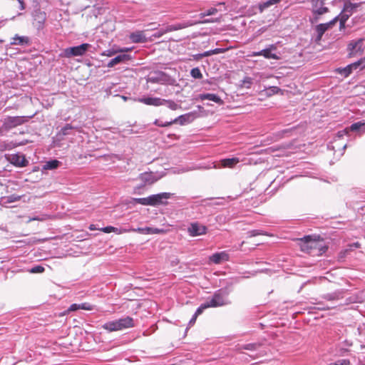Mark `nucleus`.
<instances>
[{"instance_id": "nucleus-20", "label": "nucleus", "mask_w": 365, "mask_h": 365, "mask_svg": "<svg viewBox=\"0 0 365 365\" xmlns=\"http://www.w3.org/2000/svg\"><path fill=\"white\" fill-rule=\"evenodd\" d=\"M344 290L339 289L331 293L324 294L322 298L327 301H336L344 297Z\"/></svg>"}, {"instance_id": "nucleus-56", "label": "nucleus", "mask_w": 365, "mask_h": 365, "mask_svg": "<svg viewBox=\"0 0 365 365\" xmlns=\"http://www.w3.org/2000/svg\"><path fill=\"white\" fill-rule=\"evenodd\" d=\"M45 217H30L29 220V222H31V221H34V220H44Z\"/></svg>"}, {"instance_id": "nucleus-12", "label": "nucleus", "mask_w": 365, "mask_h": 365, "mask_svg": "<svg viewBox=\"0 0 365 365\" xmlns=\"http://www.w3.org/2000/svg\"><path fill=\"white\" fill-rule=\"evenodd\" d=\"M173 194L170 192H161L150 195L151 206L165 205L167 200L170 199Z\"/></svg>"}, {"instance_id": "nucleus-54", "label": "nucleus", "mask_w": 365, "mask_h": 365, "mask_svg": "<svg viewBox=\"0 0 365 365\" xmlns=\"http://www.w3.org/2000/svg\"><path fill=\"white\" fill-rule=\"evenodd\" d=\"M212 52H213L212 50L207 51L204 52L202 54H201V56H204V57L210 56L214 55Z\"/></svg>"}, {"instance_id": "nucleus-4", "label": "nucleus", "mask_w": 365, "mask_h": 365, "mask_svg": "<svg viewBox=\"0 0 365 365\" xmlns=\"http://www.w3.org/2000/svg\"><path fill=\"white\" fill-rule=\"evenodd\" d=\"M326 0H311L312 4V14L309 21L312 24H315L319 21L320 16L329 11L328 7L324 6Z\"/></svg>"}, {"instance_id": "nucleus-35", "label": "nucleus", "mask_w": 365, "mask_h": 365, "mask_svg": "<svg viewBox=\"0 0 365 365\" xmlns=\"http://www.w3.org/2000/svg\"><path fill=\"white\" fill-rule=\"evenodd\" d=\"M218 10L216 8H210L205 12H202L199 14L200 19H203L205 16L215 15L217 13Z\"/></svg>"}, {"instance_id": "nucleus-33", "label": "nucleus", "mask_w": 365, "mask_h": 365, "mask_svg": "<svg viewBox=\"0 0 365 365\" xmlns=\"http://www.w3.org/2000/svg\"><path fill=\"white\" fill-rule=\"evenodd\" d=\"M73 129V127L71 124H66L63 127L58 133L59 135H68L71 134V131Z\"/></svg>"}, {"instance_id": "nucleus-5", "label": "nucleus", "mask_w": 365, "mask_h": 365, "mask_svg": "<svg viewBox=\"0 0 365 365\" xmlns=\"http://www.w3.org/2000/svg\"><path fill=\"white\" fill-rule=\"evenodd\" d=\"M218 20L216 19H205L202 21H193V20H188V21H184L180 23H177L172 25H168L165 26V31L168 32H172L175 31H178L180 29H185L189 26H192L198 24H207V23H214L217 22Z\"/></svg>"}, {"instance_id": "nucleus-43", "label": "nucleus", "mask_w": 365, "mask_h": 365, "mask_svg": "<svg viewBox=\"0 0 365 365\" xmlns=\"http://www.w3.org/2000/svg\"><path fill=\"white\" fill-rule=\"evenodd\" d=\"M168 32L165 31V27L161 28L153 34V37L157 38H160Z\"/></svg>"}, {"instance_id": "nucleus-50", "label": "nucleus", "mask_w": 365, "mask_h": 365, "mask_svg": "<svg viewBox=\"0 0 365 365\" xmlns=\"http://www.w3.org/2000/svg\"><path fill=\"white\" fill-rule=\"evenodd\" d=\"M149 233L148 235H152V234H160V233H162L163 231V230H160V229H158V228H153V227H149Z\"/></svg>"}, {"instance_id": "nucleus-64", "label": "nucleus", "mask_w": 365, "mask_h": 365, "mask_svg": "<svg viewBox=\"0 0 365 365\" xmlns=\"http://www.w3.org/2000/svg\"><path fill=\"white\" fill-rule=\"evenodd\" d=\"M346 345H347V346H351V345H352V344H351V343H350V342H349V341H346Z\"/></svg>"}, {"instance_id": "nucleus-38", "label": "nucleus", "mask_w": 365, "mask_h": 365, "mask_svg": "<svg viewBox=\"0 0 365 365\" xmlns=\"http://www.w3.org/2000/svg\"><path fill=\"white\" fill-rule=\"evenodd\" d=\"M241 82V86L242 88H250L253 83V79L250 77L247 76L244 78V79Z\"/></svg>"}, {"instance_id": "nucleus-30", "label": "nucleus", "mask_w": 365, "mask_h": 365, "mask_svg": "<svg viewBox=\"0 0 365 365\" xmlns=\"http://www.w3.org/2000/svg\"><path fill=\"white\" fill-rule=\"evenodd\" d=\"M21 199V196L16 195V194H12L8 196H5L3 197V202L4 204H9L11 202H14L16 201H19Z\"/></svg>"}, {"instance_id": "nucleus-27", "label": "nucleus", "mask_w": 365, "mask_h": 365, "mask_svg": "<svg viewBox=\"0 0 365 365\" xmlns=\"http://www.w3.org/2000/svg\"><path fill=\"white\" fill-rule=\"evenodd\" d=\"M282 0H267V1L260 3L258 6L259 11L260 13H262L266 9L279 3Z\"/></svg>"}, {"instance_id": "nucleus-3", "label": "nucleus", "mask_w": 365, "mask_h": 365, "mask_svg": "<svg viewBox=\"0 0 365 365\" xmlns=\"http://www.w3.org/2000/svg\"><path fill=\"white\" fill-rule=\"evenodd\" d=\"M231 290L228 288H222L213 294L212 297L209 298L206 302L210 307H218L230 304L228 296Z\"/></svg>"}, {"instance_id": "nucleus-49", "label": "nucleus", "mask_w": 365, "mask_h": 365, "mask_svg": "<svg viewBox=\"0 0 365 365\" xmlns=\"http://www.w3.org/2000/svg\"><path fill=\"white\" fill-rule=\"evenodd\" d=\"M338 19H339V15L337 16H336L335 18H334L329 22L326 23L324 24L327 25V29H329L338 21Z\"/></svg>"}, {"instance_id": "nucleus-51", "label": "nucleus", "mask_w": 365, "mask_h": 365, "mask_svg": "<svg viewBox=\"0 0 365 365\" xmlns=\"http://www.w3.org/2000/svg\"><path fill=\"white\" fill-rule=\"evenodd\" d=\"M212 51H213L212 52L213 54H219V53H224L225 51V49L217 48L212 49Z\"/></svg>"}, {"instance_id": "nucleus-7", "label": "nucleus", "mask_w": 365, "mask_h": 365, "mask_svg": "<svg viewBox=\"0 0 365 365\" xmlns=\"http://www.w3.org/2000/svg\"><path fill=\"white\" fill-rule=\"evenodd\" d=\"M27 120L24 116H9L4 119L1 130L2 131H9L18 125H22Z\"/></svg>"}, {"instance_id": "nucleus-57", "label": "nucleus", "mask_w": 365, "mask_h": 365, "mask_svg": "<svg viewBox=\"0 0 365 365\" xmlns=\"http://www.w3.org/2000/svg\"><path fill=\"white\" fill-rule=\"evenodd\" d=\"M322 36L323 35H319V33H317V36L315 38V42L316 43H319L321 41L322 38Z\"/></svg>"}, {"instance_id": "nucleus-46", "label": "nucleus", "mask_w": 365, "mask_h": 365, "mask_svg": "<svg viewBox=\"0 0 365 365\" xmlns=\"http://www.w3.org/2000/svg\"><path fill=\"white\" fill-rule=\"evenodd\" d=\"M45 270L44 267L40 265L34 266L30 269L31 273H42Z\"/></svg>"}, {"instance_id": "nucleus-21", "label": "nucleus", "mask_w": 365, "mask_h": 365, "mask_svg": "<svg viewBox=\"0 0 365 365\" xmlns=\"http://www.w3.org/2000/svg\"><path fill=\"white\" fill-rule=\"evenodd\" d=\"M130 39L133 43H145L148 41L147 37L142 31H137L130 34Z\"/></svg>"}, {"instance_id": "nucleus-40", "label": "nucleus", "mask_w": 365, "mask_h": 365, "mask_svg": "<svg viewBox=\"0 0 365 365\" xmlns=\"http://www.w3.org/2000/svg\"><path fill=\"white\" fill-rule=\"evenodd\" d=\"M210 307L209 306V304H207V302H205V303L202 304L195 311V315H196L197 317H198L199 315H200L205 309L207 308H209Z\"/></svg>"}, {"instance_id": "nucleus-34", "label": "nucleus", "mask_w": 365, "mask_h": 365, "mask_svg": "<svg viewBox=\"0 0 365 365\" xmlns=\"http://www.w3.org/2000/svg\"><path fill=\"white\" fill-rule=\"evenodd\" d=\"M134 201L138 204H140L143 205H150L151 206L150 196H148L147 197H142V198H134Z\"/></svg>"}, {"instance_id": "nucleus-24", "label": "nucleus", "mask_w": 365, "mask_h": 365, "mask_svg": "<svg viewBox=\"0 0 365 365\" xmlns=\"http://www.w3.org/2000/svg\"><path fill=\"white\" fill-rule=\"evenodd\" d=\"M263 346L262 342L250 343L239 346L237 350L241 351L242 349L248 350L250 351H257Z\"/></svg>"}, {"instance_id": "nucleus-58", "label": "nucleus", "mask_w": 365, "mask_h": 365, "mask_svg": "<svg viewBox=\"0 0 365 365\" xmlns=\"http://www.w3.org/2000/svg\"><path fill=\"white\" fill-rule=\"evenodd\" d=\"M19 3V9L21 10H24L25 9V5L23 0H17Z\"/></svg>"}, {"instance_id": "nucleus-8", "label": "nucleus", "mask_w": 365, "mask_h": 365, "mask_svg": "<svg viewBox=\"0 0 365 365\" xmlns=\"http://www.w3.org/2000/svg\"><path fill=\"white\" fill-rule=\"evenodd\" d=\"M91 47V44L85 43L79 46L66 48L63 50V56L66 58L81 56L84 55Z\"/></svg>"}, {"instance_id": "nucleus-39", "label": "nucleus", "mask_w": 365, "mask_h": 365, "mask_svg": "<svg viewBox=\"0 0 365 365\" xmlns=\"http://www.w3.org/2000/svg\"><path fill=\"white\" fill-rule=\"evenodd\" d=\"M329 30L327 26L324 24H319L316 26L315 31L317 33H319V35H324V34Z\"/></svg>"}, {"instance_id": "nucleus-63", "label": "nucleus", "mask_w": 365, "mask_h": 365, "mask_svg": "<svg viewBox=\"0 0 365 365\" xmlns=\"http://www.w3.org/2000/svg\"><path fill=\"white\" fill-rule=\"evenodd\" d=\"M329 307H319V309H322V310H325V309H329Z\"/></svg>"}, {"instance_id": "nucleus-23", "label": "nucleus", "mask_w": 365, "mask_h": 365, "mask_svg": "<svg viewBox=\"0 0 365 365\" xmlns=\"http://www.w3.org/2000/svg\"><path fill=\"white\" fill-rule=\"evenodd\" d=\"M140 102L143 103L145 105L159 106H162V98L157 97H145L142 98L139 100Z\"/></svg>"}, {"instance_id": "nucleus-26", "label": "nucleus", "mask_w": 365, "mask_h": 365, "mask_svg": "<svg viewBox=\"0 0 365 365\" xmlns=\"http://www.w3.org/2000/svg\"><path fill=\"white\" fill-rule=\"evenodd\" d=\"M281 89L277 86H270L267 89H264L260 92V95L267 97H270L274 94L278 93Z\"/></svg>"}, {"instance_id": "nucleus-53", "label": "nucleus", "mask_w": 365, "mask_h": 365, "mask_svg": "<svg viewBox=\"0 0 365 365\" xmlns=\"http://www.w3.org/2000/svg\"><path fill=\"white\" fill-rule=\"evenodd\" d=\"M249 233H250V237H255V236L260 235V232H259V230H252Z\"/></svg>"}, {"instance_id": "nucleus-13", "label": "nucleus", "mask_w": 365, "mask_h": 365, "mask_svg": "<svg viewBox=\"0 0 365 365\" xmlns=\"http://www.w3.org/2000/svg\"><path fill=\"white\" fill-rule=\"evenodd\" d=\"M32 16L35 27L38 30L42 29L46 20V14L40 9H35L32 13Z\"/></svg>"}, {"instance_id": "nucleus-52", "label": "nucleus", "mask_w": 365, "mask_h": 365, "mask_svg": "<svg viewBox=\"0 0 365 365\" xmlns=\"http://www.w3.org/2000/svg\"><path fill=\"white\" fill-rule=\"evenodd\" d=\"M197 318V317L196 315L193 314V316L192 317V318L190 319V320L189 322L188 325L190 327L192 326L195 323Z\"/></svg>"}, {"instance_id": "nucleus-48", "label": "nucleus", "mask_w": 365, "mask_h": 365, "mask_svg": "<svg viewBox=\"0 0 365 365\" xmlns=\"http://www.w3.org/2000/svg\"><path fill=\"white\" fill-rule=\"evenodd\" d=\"M80 309L79 304H72L67 309L66 312H75Z\"/></svg>"}, {"instance_id": "nucleus-45", "label": "nucleus", "mask_w": 365, "mask_h": 365, "mask_svg": "<svg viewBox=\"0 0 365 365\" xmlns=\"http://www.w3.org/2000/svg\"><path fill=\"white\" fill-rule=\"evenodd\" d=\"M364 125V123H361V122H357V123H353L349 129L351 130V131H357L359 130L361 126Z\"/></svg>"}, {"instance_id": "nucleus-1", "label": "nucleus", "mask_w": 365, "mask_h": 365, "mask_svg": "<svg viewBox=\"0 0 365 365\" xmlns=\"http://www.w3.org/2000/svg\"><path fill=\"white\" fill-rule=\"evenodd\" d=\"M302 250L312 255H322L328 249L323 240L313 239L311 236L304 237Z\"/></svg>"}, {"instance_id": "nucleus-17", "label": "nucleus", "mask_w": 365, "mask_h": 365, "mask_svg": "<svg viewBox=\"0 0 365 365\" xmlns=\"http://www.w3.org/2000/svg\"><path fill=\"white\" fill-rule=\"evenodd\" d=\"M230 256L225 251L216 252L210 257V260L214 264H218L228 261Z\"/></svg>"}, {"instance_id": "nucleus-32", "label": "nucleus", "mask_w": 365, "mask_h": 365, "mask_svg": "<svg viewBox=\"0 0 365 365\" xmlns=\"http://www.w3.org/2000/svg\"><path fill=\"white\" fill-rule=\"evenodd\" d=\"M162 106H166L168 108L173 110H175L180 108V106L171 100H165L162 98Z\"/></svg>"}, {"instance_id": "nucleus-25", "label": "nucleus", "mask_w": 365, "mask_h": 365, "mask_svg": "<svg viewBox=\"0 0 365 365\" xmlns=\"http://www.w3.org/2000/svg\"><path fill=\"white\" fill-rule=\"evenodd\" d=\"M200 98L202 101L209 100L217 103H222V99L217 95L214 93H203L200 95Z\"/></svg>"}, {"instance_id": "nucleus-61", "label": "nucleus", "mask_w": 365, "mask_h": 365, "mask_svg": "<svg viewBox=\"0 0 365 365\" xmlns=\"http://www.w3.org/2000/svg\"><path fill=\"white\" fill-rule=\"evenodd\" d=\"M163 123L161 122L160 120H158L156 119L155 121H154V125H157V126H159V127H161L160 125H162Z\"/></svg>"}, {"instance_id": "nucleus-14", "label": "nucleus", "mask_w": 365, "mask_h": 365, "mask_svg": "<svg viewBox=\"0 0 365 365\" xmlns=\"http://www.w3.org/2000/svg\"><path fill=\"white\" fill-rule=\"evenodd\" d=\"M207 228L206 226L197 222H192L187 228V232L191 237H197L206 234Z\"/></svg>"}, {"instance_id": "nucleus-9", "label": "nucleus", "mask_w": 365, "mask_h": 365, "mask_svg": "<svg viewBox=\"0 0 365 365\" xmlns=\"http://www.w3.org/2000/svg\"><path fill=\"white\" fill-rule=\"evenodd\" d=\"M6 160L16 167H26L29 162L21 153H7L4 155Z\"/></svg>"}, {"instance_id": "nucleus-6", "label": "nucleus", "mask_w": 365, "mask_h": 365, "mask_svg": "<svg viewBox=\"0 0 365 365\" xmlns=\"http://www.w3.org/2000/svg\"><path fill=\"white\" fill-rule=\"evenodd\" d=\"M364 38L351 40L347 45L348 57L352 58L359 56L363 54L365 50Z\"/></svg>"}, {"instance_id": "nucleus-47", "label": "nucleus", "mask_w": 365, "mask_h": 365, "mask_svg": "<svg viewBox=\"0 0 365 365\" xmlns=\"http://www.w3.org/2000/svg\"><path fill=\"white\" fill-rule=\"evenodd\" d=\"M101 230L105 233H110L111 232H116L118 228H115L112 226H107L101 229Z\"/></svg>"}, {"instance_id": "nucleus-16", "label": "nucleus", "mask_w": 365, "mask_h": 365, "mask_svg": "<svg viewBox=\"0 0 365 365\" xmlns=\"http://www.w3.org/2000/svg\"><path fill=\"white\" fill-rule=\"evenodd\" d=\"M364 61V59H360L353 63H351V64L346 66L344 68H339L338 69V72H339V73L344 76V77H348L352 73V71L354 70H356V69L359 68V67L361 68L364 66L363 65Z\"/></svg>"}, {"instance_id": "nucleus-36", "label": "nucleus", "mask_w": 365, "mask_h": 365, "mask_svg": "<svg viewBox=\"0 0 365 365\" xmlns=\"http://www.w3.org/2000/svg\"><path fill=\"white\" fill-rule=\"evenodd\" d=\"M190 75L192 78H196V79L202 78V74L200 70L199 69V68H197V67L193 68L191 69Z\"/></svg>"}, {"instance_id": "nucleus-10", "label": "nucleus", "mask_w": 365, "mask_h": 365, "mask_svg": "<svg viewBox=\"0 0 365 365\" xmlns=\"http://www.w3.org/2000/svg\"><path fill=\"white\" fill-rule=\"evenodd\" d=\"M362 4L363 2L351 3L350 1H346L344 4L343 9L339 14L349 19L353 14L358 11V9Z\"/></svg>"}, {"instance_id": "nucleus-19", "label": "nucleus", "mask_w": 365, "mask_h": 365, "mask_svg": "<svg viewBox=\"0 0 365 365\" xmlns=\"http://www.w3.org/2000/svg\"><path fill=\"white\" fill-rule=\"evenodd\" d=\"M30 43V39L28 36L15 35L11 39V46H28Z\"/></svg>"}, {"instance_id": "nucleus-60", "label": "nucleus", "mask_w": 365, "mask_h": 365, "mask_svg": "<svg viewBox=\"0 0 365 365\" xmlns=\"http://www.w3.org/2000/svg\"><path fill=\"white\" fill-rule=\"evenodd\" d=\"M345 134H346V130H341V131H339L338 132V137L341 138V137L344 136Z\"/></svg>"}, {"instance_id": "nucleus-15", "label": "nucleus", "mask_w": 365, "mask_h": 365, "mask_svg": "<svg viewBox=\"0 0 365 365\" xmlns=\"http://www.w3.org/2000/svg\"><path fill=\"white\" fill-rule=\"evenodd\" d=\"M277 50V46L275 44H270L267 48L257 52H254V56H264L267 59H278L279 57L277 54L272 53L273 51Z\"/></svg>"}, {"instance_id": "nucleus-41", "label": "nucleus", "mask_w": 365, "mask_h": 365, "mask_svg": "<svg viewBox=\"0 0 365 365\" xmlns=\"http://www.w3.org/2000/svg\"><path fill=\"white\" fill-rule=\"evenodd\" d=\"M79 307H80L81 309H84V310H88V311H92L94 309V307H95L93 305H92L88 302L79 304Z\"/></svg>"}, {"instance_id": "nucleus-28", "label": "nucleus", "mask_w": 365, "mask_h": 365, "mask_svg": "<svg viewBox=\"0 0 365 365\" xmlns=\"http://www.w3.org/2000/svg\"><path fill=\"white\" fill-rule=\"evenodd\" d=\"M239 162L240 160L237 158H225L221 160V165L222 167L232 168Z\"/></svg>"}, {"instance_id": "nucleus-59", "label": "nucleus", "mask_w": 365, "mask_h": 365, "mask_svg": "<svg viewBox=\"0 0 365 365\" xmlns=\"http://www.w3.org/2000/svg\"><path fill=\"white\" fill-rule=\"evenodd\" d=\"M264 354V351H260L259 353H257L255 356H253L254 359L262 356Z\"/></svg>"}, {"instance_id": "nucleus-22", "label": "nucleus", "mask_w": 365, "mask_h": 365, "mask_svg": "<svg viewBox=\"0 0 365 365\" xmlns=\"http://www.w3.org/2000/svg\"><path fill=\"white\" fill-rule=\"evenodd\" d=\"M139 179L143 182V185H151L158 180V178L153 173H143L139 176Z\"/></svg>"}, {"instance_id": "nucleus-11", "label": "nucleus", "mask_w": 365, "mask_h": 365, "mask_svg": "<svg viewBox=\"0 0 365 365\" xmlns=\"http://www.w3.org/2000/svg\"><path fill=\"white\" fill-rule=\"evenodd\" d=\"M168 80L169 76L160 71L150 73L147 78V82L153 83H165Z\"/></svg>"}, {"instance_id": "nucleus-37", "label": "nucleus", "mask_w": 365, "mask_h": 365, "mask_svg": "<svg viewBox=\"0 0 365 365\" xmlns=\"http://www.w3.org/2000/svg\"><path fill=\"white\" fill-rule=\"evenodd\" d=\"M129 232H138L143 235H148L149 233V227H138V228H131L128 230Z\"/></svg>"}, {"instance_id": "nucleus-44", "label": "nucleus", "mask_w": 365, "mask_h": 365, "mask_svg": "<svg viewBox=\"0 0 365 365\" xmlns=\"http://www.w3.org/2000/svg\"><path fill=\"white\" fill-rule=\"evenodd\" d=\"M348 20V19L345 18L344 16H341V14H339V29L340 30H342L345 28V23Z\"/></svg>"}, {"instance_id": "nucleus-2", "label": "nucleus", "mask_w": 365, "mask_h": 365, "mask_svg": "<svg viewBox=\"0 0 365 365\" xmlns=\"http://www.w3.org/2000/svg\"><path fill=\"white\" fill-rule=\"evenodd\" d=\"M135 327L134 320L130 317H123L105 323L102 327L109 332L117 331Z\"/></svg>"}, {"instance_id": "nucleus-55", "label": "nucleus", "mask_w": 365, "mask_h": 365, "mask_svg": "<svg viewBox=\"0 0 365 365\" xmlns=\"http://www.w3.org/2000/svg\"><path fill=\"white\" fill-rule=\"evenodd\" d=\"M173 123H176L175 122H173V120H170V121H166L165 123H163L161 125V127H167V126H169Z\"/></svg>"}, {"instance_id": "nucleus-18", "label": "nucleus", "mask_w": 365, "mask_h": 365, "mask_svg": "<svg viewBox=\"0 0 365 365\" xmlns=\"http://www.w3.org/2000/svg\"><path fill=\"white\" fill-rule=\"evenodd\" d=\"M130 59H131V57L130 55L125 54V53H121V54L116 56L111 60H110V61L107 64V66L109 68H112V67L115 66V65H118L120 63L126 62Z\"/></svg>"}, {"instance_id": "nucleus-31", "label": "nucleus", "mask_w": 365, "mask_h": 365, "mask_svg": "<svg viewBox=\"0 0 365 365\" xmlns=\"http://www.w3.org/2000/svg\"><path fill=\"white\" fill-rule=\"evenodd\" d=\"M60 162L57 160H51L49 161L46 162V163L43 165L44 170H53L57 168L59 165Z\"/></svg>"}, {"instance_id": "nucleus-42", "label": "nucleus", "mask_w": 365, "mask_h": 365, "mask_svg": "<svg viewBox=\"0 0 365 365\" xmlns=\"http://www.w3.org/2000/svg\"><path fill=\"white\" fill-rule=\"evenodd\" d=\"M328 365H350V361L349 359H339L334 362H331Z\"/></svg>"}, {"instance_id": "nucleus-29", "label": "nucleus", "mask_w": 365, "mask_h": 365, "mask_svg": "<svg viewBox=\"0 0 365 365\" xmlns=\"http://www.w3.org/2000/svg\"><path fill=\"white\" fill-rule=\"evenodd\" d=\"M192 115L190 114H185L178 116V118L173 120V122L176 123H179L180 125H184L185 123H187L191 122Z\"/></svg>"}, {"instance_id": "nucleus-62", "label": "nucleus", "mask_w": 365, "mask_h": 365, "mask_svg": "<svg viewBox=\"0 0 365 365\" xmlns=\"http://www.w3.org/2000/svg\"><path fill=\"white\" fill-rule=\"evenodd\" d=\"M89 229L91 230H96L95 225H91L90 227H89Z\"/></svg>"}]
</instances>
